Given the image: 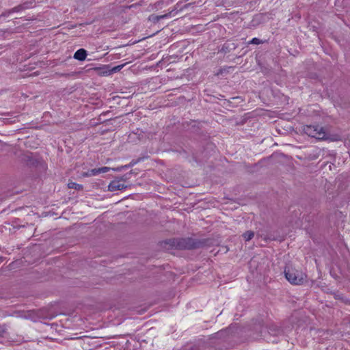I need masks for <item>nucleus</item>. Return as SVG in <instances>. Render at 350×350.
<instances>
[{
	"label": "nucleus",
	"mask_w": 350,
	"mask_h": 350,
	"mask_svg": "<svg viewBox=\"0 0 350 350\" xmlns=\"http://www.w3.org/2000/svg\"><path fill=\"white\" fill-rule=\"evenodd\" d=\"M161 246L165 250H191L197 247V243L190 238H174L163 241Z\"/></svg>",
	"instance_id": "f257e3e1"
},
{
	"label": "nucleus",
	"mask_w": 350,
	"mask_h": 350,
	"mask_svg": "<svg viewBox=\"0 0 350 350\" xmlns=\"http://www.w3.org/2000/svg\"><path fill=\"white\" fill-rule=\"evenodd\" d=\"M284 275L286 280L295 285L302 284L306 280V275L302 271L291 267H286L284 269Z\"/></svg>",
	"instance_id": "f03ea898"
},
{
	"label": "nucleus",
	"mask_w": 350,
	"mask_h": 350,
	"mask_svg": "<svg viewBox=\"0 0 350 350\" xmlns=\"http://www.w3.org/2000/svg\"><path fill=\"white\" fill-rule=\"evenodd\" d=\"M304 131L308 136L318 139H326V133L323 127L319 126L307 125L304 126Z\"/></svg>",
	"instance_id": "7ed1b4c3"
},
{
	"label": "nucleus",
	"mask_w": 350,
	"mask_h": 350,
	"mask_svg": "<svg viewBox=\"0 0 350 350\" xmlns=\"http://www.w3.org/2000/svg\"><path fill=\"white\" fill-rule=\"evenodd\" d=\"M127 186L122 183L121 180H113L108 185V190L110 191H116L124 189Z\"/></svg>",
	"instance_id": "20e7f679"
},
{
	"label": "nucleus",
	"mask_w": 350,
	"mask_h": 350,
	"mask_svg": "<svg viewBox=\"0 0 350 350\" xmlns=\"http://www.w3.org/2000/svg\"><path fill=\"white\" fill-rule=\"evenodd\" d=\"M133 165H134V163H131L129 165H125L124 166L118 167H116V168H111V167H102L98 168L99 169L98 171H99V173H105V172H109L111 170H112L113 171H116V172H120L122 169L129 168V167L133 166Z\"/></svg>",
	"instance_id": "39448f33"
},
{
	"label": "nucleus",
	"mask_w": 350,
	"mask_h": 350,
	"mask_svg": "<svg viewBox=\"0 0 350 350\" xmlns=\"http://www.w3.org/2000/svg\"><path fill=\"white\" fill-rule=\"evenodd\" d=\"M170 14H171V12H169V13L163 14V15L151 14L148 17V21L153 23H157L160 20L167 18Z\"/></svg>",
	"instance_id": "423d86ee"
},
{
	"label": "nucleus",
	"mask_w": 350,
	"mask_h": 350,
	"mask_svg": "<svg viewBox=\"0 0 350 350\" xmlns=\"http://www.w3.org/2000/svg\"><path fill=\"white\" fill-rule=\"evenodd\" d=\"M86 57L87 51L83 49L77 50L74 54V58L79 61L85 60Z\"/></svg>",
	"instance_id": "0eeeda50"
},
{
	"label": "nucleus",
	"mask_w": 350,
	"mask_h": 350,
	"mask_svg": "<svg viewBox=\"0 0 350 350\" xmlns=\"http://www.w3.org/2000/svg\"><path fill=\"white\" fill-rule=\"evenodd\" d=\"M24 159L27 165H33L38 163V159L33 158L32 154H27L25 155Z\"/></svg>",
	"instance_id": "6e6552de"
},
{
	"label": "nucleus",
	"mask_w": 350,
	"mask_h": 350,
	"mask_svg": "<svg viewBox=\"0 0 350 350\" xmlns=\"http://www.w3.org/2000/svg\"><path fill=\"white\" fill-rule=\"evenodd\" d=\"M254 237V232L252 230L246 231L243 234V237L245 241H250Z\"/></svg>",
	"instance_id": "1a4fd4ad"
},
{
	"label": "nucleus",
	"mask_w": 350,
	"mask_h": 350,
	"mask_svg": "<svg viewBox=\"0 0 350 350\" xmlns=\"http://www.w3.org/2000/svg\"><path fill=\"white\" fill-rule=\"evenodd\" d=\"M68 187L70 189H75L76 190H81L83 189V186L81 185L77 184L74 182H70L68 184Z\"/></svg>",
	"instance_id": "9d476101"
},
{
	"label": "nucleus",
	"mask_w": 350,
	"mask_h": 350,
	"mask_svg": "<svg viewBox=\"0 0 350 350\" xmlns=\"http://www.w3.org/2000/svg\"><path fill=\"white\" fill-rule=\"evenodd\" d=\"M262 43H263V41L257 38H254L249 42V44H260Z\"/></svg>",
	"instance_id": "9b49d317"
},
{
	"label": "nucleus",
	"mask_w": 350,
	"mask_h": 350,
	"mask_svg": "<svg viewBox=\"0 0 350 350\" xmlns=\"http://www.w3.org/2000/svg\"><path fill=\"white\" fill-rule=\"evenodd\" d=\"M98 170H99L98 168L92 169V170H90V174H92V176H96V175L100 174Z\"/></svg>",
	"instance_id": "f8f14e48"
},
{
	"label": "nucleus",
	"mask_w": 350,
	"mask_h": 350,
	"mask_svg": "<svg viewBox=\"0 0 350 350\" xmlns=\"http://www.w3.org/2000/svg\"><path fill=\"white\" fill-rule=\"evenodd\" d=\"M123 66H124L123 64L117 66L112 69V71H114V72L120 71L123 68Z\"/></svg>",
	"instance_id": "ddd939ff"
},
{
	"label": "nucleus",
	"mask_w": 350,
	"mask_h": 350,
	"mask_svg": "<svg viewBox=\"0 0 350 350\" xmlns=\"http://www.w3.org/2000/svg\"><path fill=\"white\" fill-rule=\"evenodd\" d=\"M83 176H92V174H90V171L84 172L83 174Z\"/></svg>",
	"instance_id": "4468645a"
},
{
	"label": "nucleus",
	"mask_w": 350,
	"mask_h": 350,
	"mask_svg": "<svg viewBox=\"0 0 350 350\" xmlns=\"http://www.w3.org/2000/svg\"><path fill=\"white\" fill-rule=\"evenodd\" d=\"M332 141H336V140H337V139H332Z\"/></svg>",
	"instance_id": "2eb2a0df"
}]
</instances>
